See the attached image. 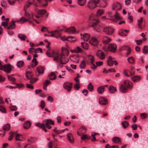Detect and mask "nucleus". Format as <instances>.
Returning a JSON list of instances; mask_svg holds the SVG:
<instances>
[{"instance_id":"39448f33","label":"nucleus","mask_w":148,"mask_h":148,"mask_svg":"<svg viewBox=\"0 0 148 148\" xmlns=\"http://www.w3.org/2000/svg\"><path fill=\"white\" fill-rule=\"evenodd\" d=\"M103 32L108 35H110L114 32V29L110 27H106L104 28Z\"/></svg>"},{"instance_id":"a18cd8bd","label":"nucleus","mask_w":148,"mask_h":148,"mask_svg":"<svg viewBox=\"0 0 148 148\" xmlns=\"http://www.w3.org/2000/svg\"><path fill=\"white\" fill-rule=\"evenodd\" d=\"M18 36L19 38L22 40H25L26 38V36L22 34H19L18 35Z\"/></svg>"},{"instance_id":"4be33fe9","label":"nucleus","mask_w":148,"mask_h":148,"mask_svg":"<svg viewBox=\"0 0 148 148\" xmlns=\"http://www.w3.org/2000/svg\"><path fill=\"white\" fill-rule=\"evenodd\" d=\"M129 32V30L121 29L119 32V34L121 36H127V34Z\"/></svg>"},{"instance_id":"9d476101","label":"nucleus","mask_w":148,"mask_h":148,"mask_svg":"<svg viewBox=\"0 0 148 148\" xmlns=\"http://www.w3.org/2000/svg\"><path fill=\"white\" fill-rule=\"evenodd\" d=\"M36 70L37 72L38 73V74H37L36 76H38L39 75L43 74L45 71V69L43 66L39 65L36 68Z\"/></svg>"},{"instance_id":"aec40b11","label":"nucleus","mask_w":148,"mask_h":148,"mask_svg":"<svg viewBox=\"0 0 148 148\" xmlns=\"http://www.w3.org/2000/svg\"><path fill=\"white\" fill-rule=\"evenodd\" d=\"M99 102L101 105H105L107 103V101L105 98L101 97L99 99Z\"/></svg>"},{"instance_id":"603ef678","label":"nucleus","mask_w":148,"mask_h":148,"mask_svg":"<svg viewBox=\"0 0 148 148\" xmlns=\"http://www.w3.org/2000/svg\"><path fill=\"white\" fill-rule=\"evenodd\" d=\"M28 21V20L25 18L24 17H22L18 21H21L22 23H23Z\"/></svg>"},{"instance_id":"e2e57ef3","label":"nucleus","mask_w":148,"mask_h":148,"mask_svg":"<svg viewBox=\"0 0 148 148\" xmlns=\"http://www.w3.org/2000/svg\"><path fill=\"white\" fill-rule=\"evenodd\" d=\"M135 42H136L137 45H141L143 42L142 40L140 39L139 40H135Z\"/></svg>"},{"instance_id":"79ce46f5","label":"nucleus","mask_w":148,"mask_h":148,"mask_svg":"<svg viewBox=\"0 0 148 148\" xmlns=\"http://www.w3.org/2000/svg\"><path fill=\"white\" fill-rule=\"evenodd\" d=\"M10 128V125L9 124H7L3 126V129L5 131L8 130Z\"/></svg>"},{"instance_id":"dca6fc26","label":"nucleus","mask_w":148,"mask_h":148,"mask_svg":"<svg viewBox=\"0 0 148 148\" xmlns=\"http://www.w3.org/2000/svg\"><path fill=\"white\" fill-rule=\"evenodd\" d=\"M34 76V74L32 71H27L25 73V77L27 79H29L32 78Z\"/></svg>"},{"instance_id":"20e7f679","label":"nucleus","mask_w":148,"mask_h":148,"mask_svg":"<svg viewBox=\"0 0 148 148\" xmlns=\"http://www.w3.org/2000/svg\"><path fill=\"white\" fill-rule=\"evenodd\" d=\"M97 3L95 0L90 1L88 3V6L90 9H93L95 8L97 5Z\"/></svg>"},{"instance_id":"9b49d317","label":"nucleus","mask_w":148,"mask_h":148,"mask_svg":"<svg viewBox=\"0 0 148 148\" xmlns=\"http://www.w3.org/2000/svg\"><path fill=\"white\" fill-rule=\"evenodd\" d=\"M116 46L114 43L110 44L108 46V49L109 51L113 52H115L116 49Z\"/></svg>"},{"instance_id":"a211bd4d","label":"nucleus","mask_w":148,"mask_h":148,"mask_svg":"<svg viewBox=\"0 0 148 148\" xmlns=\"http://www.w3.org/2000/svg\"><path fill=\"white\" fill-rule=\"evenodd\" d=\"M35 125L36 126L39 127L40 128L42 129V130H44L45 132H46L47 131V130L44 124H41L39 123H36Z\"/></svg>"},{"instance_id":"69168bd1","label":"nucleus","mask_w":148,"mask_h":148,"mask_svg":"<svg viewBox=\"0 0 148 148\" xmlns=\"http://www.w3.org/2000/svg\"><path fill=\"white\" fill-rule=\"evenodd\" d=\"M0 111L4 113L6 112L5 109L1 106H0Z\"/></svg>"},{"instance_id":"393cba45","label":"nucleus","mask_w":148,"mask_h":148,"mask_svg":"<svg viewBox=\"0 0 148 148\" xmlns=\"http://www.w3.org/2000/svg\"><path fill=\"white\" fill-rule=\"evenodd\" d=\"M114 61L112 60V58L111 56H109L107 61V64L108 66H111L113 65Z\"/></svg>"},{"instance_id":"f8f14e48","label":"nucleus","mask_w":148,"mask_h":148,"mask_svg":"<svg viewBox=\"0 0 148 148\" xmlns=\"http://www.w3.org/2000/svg\"><path fill=\"white\" fill-rule=\"evenodd\" d=\"M51 36L55 37L56 38H58L61 36V34L57 30H55L53 31H51Z\"/></svg>"},{"instance_id":"4d7b16f0","label":"nucleus","mask_w":148,"mask_h":148,"mask_svg":"<svg viewBox=\"0 0 148 148\" xmlns=\"http://www.w3.org/2000/svg\"><path fill=\"white\" fill-rule=\"evenodd\" d=\"M37 138L35 137H30L28 139L29 142L33 143L37 140Z\"/></svg>"},{"instance_id":"0eeeda50","label":"nucleus","mask_w":148,"mask_h":148,"mask_svg":"<svg viewBox=\"0 0 148 148\" xmlns=\"http://www.w3.org/2000/svg\"><path fill=\"white\" fill-rule=\"evenodd\" d=\"M98 4V6L101 8H105L107 5V2L105 0H95Z\"/></svg>"},{"instance_id":"72a5a7b5","label":"nucleus","mask_w":148,"mask_h":148,"mask_svg":"<svg viewBox=\"0 0 148 148\" xmlns=\"http://www.w3.org/2000/svg\"><path fill=\"white\" fill-rule=\"evenodd\" d=\"M131 79L134 82H137L140 79V77L139 76H136L131 77Z\"/></svg>"},{"instance_id":"5fc2aeb1","label":"nucleus","mask_w":148,"mask_h":148,"mask_svg":"<svg viewBox=\"0 0 148 148\" xmlns=\"http://www.w3.org/2000/svg\"><path fill=\"white\" fill-rule=\"evenodd\" d=\"M114 17L117 20H119L121 19L119 14L117 11L116 12Z\"/></svg>"},{"instance_id":"680f3d73","label":"nucleus","mask_w":148,"mask_h":148,"mask_svg":"<svg viewBox=\"0 0 148 148\" xmlns=\"http://www.w3.org/2000/svg\"><path fill=\"white\" fill-rule=\"evenodd\" d=\"M147 116V114L145 113H142L140 114V116L142 119H145Z\"/></svg>"},{"instance_id":"774afa93","label":"nucleus","mask_w":148,"mask_h":148,"mask_svg":"<svg viewBox=\"0 0 148 148\" xmlns=\"http://www.w3.org/2000/svg\"><path fill=\"white\" fill-rule=\"evenodd\" d=\"M51 84V83L50 81L49 80H47L44 83L43 85L45 86H47Z\"/></svg>"},{"instance_id":"6ab92c4d","label":"nucleus","mask_w":148,"mask_h":148,"mask_svg":"<svg viewBox=\"0 0 148 148\" xmlns=\"http://www.w3.org/2000/svg\"><path fill=\"white\" fill-rule=\"evenodd\" d=\"M67 139L71 143H74L73 138L72 134L69 133L67 135Z\"/></svg>"},{"instance_id":"5701e85b","label":"nucleus","mask_w":148,"mask_h":148,"mask_svg":"<svg viewBox=\"0 0 148 148\" xmlns=\"http://www.w3.org/2000/svg\"><path fill=\"white\" fill-rule=\"evenodd\" d=\"M62 53L59 54L62 56H65V55L68 56L69 53V52L67 49L65 48H62Z\"/></svg>"},{"instance_id":"c9c22d12","label":"nucleus","mask_w":148,"mask_h":148,"mask_svg":"<svg viewBox=\"0 0 148 148\" xmlns=\"http://www.w3.org/2000/svg\"><path fill=\"white\" fill-rule=\"evenodd\" d=\"M47 11L45 10H38L37 14L38 15L42 16L46 13Z\"/></svg>"},{"instance_id":"6e6552de","label":"nucleus","mask_w":148,"mask_h":148,"mask_svg":"<svg viewBox=\"0 0 148 148\" xmlns=\"http://www.w3.org/2000/svg\"><path fill=\"white\" fill-rule=\"evenodd\" d=\"M122 8L121 4L118 2H114L112 4V8L113 10H120Z\"/></svg>"},{"instance_id":"de8ad7c7","label":"nucleus","mask_w":148,"mask_h":148,"mask_svg":"<svg viewBox=\"0 0 148 148\" xmlns=\"http://www.w3.org/2000/svg\"><path fill=\"white\" fill-rule=\"evenodd\" d=\"M88 89L90 92H92L93 90L94 87L91 83H90L88 86Z\"/></svg>"},{"instance_id":"49530a36","label":"nucleus","mask_w":148,"mask_h":148,"mask_svg":"<svg viewBox=\"0 0 148 148\" xmlns=\"http://www.w3.org/2000/svg\"><path fill=\"white\" fill-rule=\"evenodd\" d=\"M78 4L81 6L84 5L86 3V0H78Z\"/></svg>"},{"instance_id":"473e14b6","label":"nucleus","mask_w":148,"mask_h":148,"mask_svg":"<svg viewBox=\"0 0 148 148\" xmlns=\"http://www.w3.org/2000/svg\"><path fill=\"white\" fill-rule=\"evenodd\" d=\"M83 37L84 41H87L89 40L90 35L88 34L85 33L83 34Z\"/></svg>"},{"instance_id":"c85d7f7f","label":"nucleus","mask_w":148,"mask_h":148,"mask_svg":"<svg viewBox=\"0 0 148 148\" xmlns=\"http://www.w3.org/2000/svg\"><path fill=\"white\" fill-rule=\"evenodd\" d=\"M108 90L110 92H115L117 91L116 88L112 85L109 87Z\"/></svg>"},{"instance_id":"b1692460","label":"nucleus","mask_w":148,"mask_h":148,"mask_svg":"<svg viewBox=\"0 0 148 148\" xmlns=\"http://www.w3.org/2000/svg\"><path fill=\"white\" fill-rule=\"evenodd\" d=\"M119 89L122 92H126L127 91V88L123 84H121L120 86Z\"/></svg>"},{"instance_id":"09e8293b","label":"nucleus","mask_w":148,"mask_h":148,"mask_svg":"<svg viewBox=\"0 0 148 148\" xmlns=\"http://www.w3.org/2000/svg\"><path fill=\"white\" fill-rule=\"evenodd\" d=\"M104 10H103L99 9L98 10L97 12V16H100L104 13Z\"/></svg>"},{"instance_id":"2eb2a0df","label":"nucleus","mask_w":148,"mask_h":148,"mask_svg":"<svg viewBox=\"0 0 148 148\" xmlns=\"http://www.w3.org/2000/svg\"><path fill=\"white\" fill-rule=\"evenodd\" d=\"M40 6L45 7L48 5V0H37Z\"/></svg>"},{"instance_id":"13d9d810","label":"nucleus","mask_w":148,"mask_h":148,"mask_svg":"<svg viewBox=\"0 0 148 148\" xmlns=\"http://www.w3.org/2000/svg\"><path fill=\"white\" fill-rule=\"evenodd\" d=\"M135 73V71L134 68V67H132L131 68V70L130 72V75L132 76L134 75Z\"/></svg>"},{"instance_id":"ddd939ff","label":"nucleus","mask_w":148,"mask_h":148,"mask_svg":"<svg viewBox=\"0 0 148 148\" xmlns=\"http://www.w3.org/2000/svg\"><path fill=\"white\" fill-rule=\"evenodd\" d=\"M124 85L128 89H131L132 87V82L128 80H125L123 82Z\"/></svg>"},{"instance_id":"c03bdc74","label":"nucleus","mask_w":148,"mask_h":148,"mask_svg":"<svg viewBox=\"0 0 148 148\" xmlns=\"http://www.w3.org/2000/svg\"><path fill=\"white\" fill-rule=\"evenodd\" d=\"M16 65L18 67L21 68L24 65V62L23 61H19L17 63Z\"/></svg>"},{"instance_id":"f257e3e1","label":"nucleus","mask_w":148,"mask_h":148,"mask_svg":"<svg viewBox=\"0 0 148 148\" xmlns=\"http://www.w3.org/2000/svg\"><path fill=\"white\" fill-rule=\"evenodd\" d=\"M95 15L93 14H91L88 19V21L90 23L88 24L89 27H94V29L97 32H99L100 30V28H98L96 26L97 25L99 22V20H95Z\"/></svg>"},{"instance_id":"4468645a","label":"nucleus","mask_w":148,"mask_h":148,"mask_svg":"<svg viewBox=\"0 0 148 148\" xmlns=\"http://www.w3.org/2000/svg\"><path fill=\"white\" fill-rule=\"evenodd\" d=\"M89 42L91 45L95 46H97L99 43L97 40L95 38H92L90 40Z\"/></svg>"},{"instance_id":"7c9ffc66","label":"nucleus","mask_w":148,"mask_h":148,"mask_svg":"<svg viewBox=\"0 0 148 148\" xmlns=\"http://www.w3.org/2000/svg\"><path fill=\"white\" fill-rule=\"evenodd\" d=\"M76 40V38L74 36H69L68 37V41L71 42H75Z\"/></svg>"},{"instance_id":"412c9836","label":"nucleus","mask_w":148,"mask_h":148,"mask_svg":"<svg viewBox=\"0 0 148 148\" xmlns=\"http://www.w3.org/2000/svg\"><path fill=\"white\" fill-rule=\"evenodd\" d=\"M75 31V29L74 27L69 28L65 29V32H69V34H73Z\"/></svg>"},{"instance_id":"f3484780","label":"nucleus","mask_w":148,"mask_h":148,"mask_svg":"<svg viewBox=\"0 0 148 148\" xmlns=\"http://www.w3.org/2000/svg\"><path fill=\"white\" fill-rule=\"evenodd\" d=\"M70 58L72 61L77 63L79 62V58L77 55L71 56Z\"/></svg>"},{"instance_id":"1a4fd4ad","label":"nucleus","mask_w":148,"mask_h":148,"mask_svg":"<svg viewBox=\"0 0 148 148\" xmlns=\"http://www.w3.org/2000/svg\"><path fill=\"white\" fill-rule=\"evenodd\" d=\"M96 56L100 59L103 60L105 58V55L103 52L101 50H98L96 53Z\"/></svg>"},{"instance_id":"864d4df0","label":"nucleus","mask_w":148,"mask_h":148,"mask_svg":"<svg viewBox=\"0 0 148 148\" xmlns=\"http://www.w3.org/2000/svg\"><path fill=\"white\" fill-rule=\"evenodd\" d=\"M110 41V39L107 37H105L103 39V42L104 44H108Z\"/></svg>"},{"instance_id":"e433bc0d","label":"nucleus","mask_w":148,"mask_h":148,"mask_svg":"<svg viewBox=\"0 0 148 148\" xmlns=\"http://www.w3.org/2000/svg\"><path fill=\"white\" fill-rule=\"evenodd\" d=\"M112 141L115 143H118L121 142L120 138L117 137H114L112 138Z\"/></svg>"},{"instance_id":"bb28decb","label":"nucleus","mask_w":148,"mask_h":148,"mask_svg":"<svg viewBox=\"0 0 148 148\" xmlns=\"http://www.w3.org/2000/svg\"><path fill=\"white\" fill-rule=\"evenodd\" d=\"M38 64V62L36 58H34L31 62L30 64L32 68H34Z\"/></svg>"},{"instance_id":"052dcab7","label":"nucleus","mask_w":148,"mask_h":148,"mask_svg":"<svg viewBox=\"0 0 148 148\" xmlns=\"http://www.w3.org/2000/svg\"><path fill=\"white\" fill-rule=\"evenodd\" d=\"M74 88L75 90H78L80 88V86L79 83H76L74 86Z\"/></svg>"},{"instance_id":"bf43d9fd","label":"nucleus","mask_w":148,"mask_h":148,"mask_svg":"<svg viewBox=\"0 0 148 148\" xmlns=\"http://www.w3.org/2000/svg\"><path fill=\"white\" fill-rule=\"evenodd\" d=\"M30 83L33 84H34L37 80L38 79L36 77L32 78L30 79Z\"/></svg>"},{"instance_id":"338daca9","label":"nucleus","mask_w":148,"mask_h":148,"mask_svg":"<svg viewBox=\"0 0 148 148\" xmlns=\"http://www.w3.org/2000/svg\"><path fill=\"white\" fill-rule=\"evenodd\" d=\"M10 109L12 111H16L17 109V107L16 106H11L10 107Z\"/></svg>"},{"instance_id":"f03ea898","label":"nucleus","mask_w":148,"mask_h":148,"mask_svg":"<svg viewBox=\"0 0 148 148\" xmlns=\"http://www.w3.org/2000/svg\"><path fill=\"white\" fill-rule=\"evenodd\" d=\"M53 60L56 61L58 63L60 61V64H66L68 62L69 59L66 58L64 56L58 54L56 56L54 57Z\"/></svg>"},{"instance_id":"f704fd0d","label":"nucleus","mask_w":148,"mask_h":148,"mask_svg":"<svg viewBox=\"0 0 148 148\" xmlns=\"http://www.w3.org/2000/svg\"><path fill=\"white\" fill-rule=\"evenodd\" d=\"M128 62L131 64H134L135 63V60L133 57H130L127 59Z\"/></svg>"},{"instance_id":"cd10ccee","label":"nucleus","mask_w":148,"mask_h":148,"mask_svg":"<svg viewBox=\"0 0 148 148\" xmlns=\"http://www.w3.org/2000/svg\"><path fill=\"white\" fill-rule=\"evenodd\" d=\"M49 79L51 80H53L56 78V75L53 72L51 73L50 75H48V76Z\"/></svg>"},{"instance_id":"a878e982","label":"nucleus","mask_w":148,"mask_h":148,"mask_svg":"<svg viewBox=\"0 0 148 148\" xmlns=\"http://www.w3.org/2000/svg\"><path fill=\"white\" fill-rule=\"evenodd\" d=\"M10 25L7 28L8 29H14L16 27V26L15 24V22L14 21H12L11 23H10Z\"/></svg>"},{"instance_id":"37998d69","label":"nucleus","mask_w":148,"mask_h":148,"mask_svg":"<svg viewBox=\"0 0 148 148\" xmlns=\"http://www.w3.org/2000/svg\"><path fill=\"white\" fill-rule=\"evenodd\" d=\"M143 52L144 54H147L148 53V46L145 45L143 47Z\"/></svg>"},{"instance_id":"2f4dec72","label":"nucleus","mask_w":148,"mask_h":148,"mask_svg":"<svg viewBox=\"0 0 148 148\" xmlns=\"http://www.w3.org/2000/svg\"><path fill=\"white\" fill-rule=\"evenodd\" d=\"M46 121L45 125H53L54 124L53 121L51 119H49L45 120Z\"/></svg>"},{"instance_id":"a19ab883","label":"nucleus","mask_w":148,"mask_h":148,"mask_svg":"<svg viewBox=\"0 0 148 148\" xmlns=\"http://www.w3.org/2000/svg\"><path fill=\"white\" fill-rule=\"evenodd\" d=\"M121 125L124 129H126L128 127L129 123L127 121H125L121 123Z\"/></svg>"},{"instance_id":"58836bf2","label":"nucleus","mask_w":148,"mask_h":148,"mask_svg":"<svg viewBox=\"0 0 148 148\" xmlns=\"http://www.w3.org/2000/svg\"><path fill=\"white\" fill-rule=\"evenodd\" d=\"M105 88L103 86H101L99 87L97 89L98 92H103L105 91Z\"/></svg>"},{"instance_id":"c756f323","label":"nucleus","mask_w":148,"mask_h":148,"mask_svg":"<svg viewBox=\"0 0 148 148\" xmlns=\"http://www.w3.org/2000/svg\"><path fill=\"white\" fill-rule=\"evenodd\" d=\"M31 125V122L29 121H27L24 124L23 126L25 129H27L29 128Z\"/></svg>"},{"instance_id":"8fccbe9b","label":"nucleus","mask_w":148,"mask_h":148,"mask_svg":"<svg viewBox=\"0 0 148 148\" xmlns=\"http://www.w3.org/2000/svg\"><path fill=\"white\" fill-rule=\"evenodd\" d=\"M81 47L85 49H88V45L87 43L82 42L81 43Z\"/></svg>"},{"instance_id":"0e129e2a","label":"nucleus","mask_w":148,"mask_h":148,"mask_svg":"<svg viewBox=\"0 0 148 148\" xmlns=\"http://www.w3.org/2000/svg\"><path fill=\"white\" fill-rule=\"evenodd\" d=\"M89 56V57H90L89 59L90 60L91 64H93L95 61V58L94 57L91 55Z\"/></svg>"},{"instance_id":"7ed1b4c3","label":"nucleus","mask_w":148,"mask_h":148,"mask_svg":"<svg viewBox=\"0 0 148 148\" xmlns=\"http://www.w3.org/2000/svg\"><path fill=\"white\" fill-rule=\"evenodd\" d=\"M12 66L10 64H8L4 65H1L0 66V70H3L7 73H9L12 70Z\"/></svg>"},{"instance_id":"4c0bfd02","label":"nucleus","mask_w":148,"mask_h":148,"mask_svg":"<svg viewBox=\"0 0 148 148\" xmlns=\"http://www.w3.org/2000/svg\"><path fill=\"white\" fill-rule=\"evenodd\" d=\"M143 18L141 17L138 20V27L141 29H143V27L141 26V25L143 22Z\"/></svg>"},{"instance_id":"423d86ee","label":"nucleus","mask_w":148,"mask_h":148,"mask_svg":"<svg viewBox=\"0 0 148 148\" xmlns=\"http://www.w3.org/2000/svg\"><path fill=\"white\" fill-rule=\"evenodd\" d=\"M63 86L64 88L66 89L68 92H69L72 88V83L66 82L64 83Z\"/></svg>"},{"instance_id":"6e6d98bb","label":"nucleus","mask_w":148,"mask_h":148,"mask_svg":"<svg viewBox=\"0 0 148 148\" xmlns=\"http://www.w3.org/2000/svg\"><path fill=\"white\" fill-rule=\"evenodd\" d=\"M7 76L9 80L13 82L16 81V79L14 77H12L11 76L8 75H7Z\"/></svg>"},{"instance_id":"3c124183","label":"nucleus","mask_w":148,"mask_h":148,"mask_svg":"<svg viewBox=\"0 0 148 148\" xmlns=\"http://www.w3.org/2000/svg\"><path fill=\"white\" fill-rule=\"evenodd\" d=\"M85 60H82L81 63L80 64V67L81 69H84L86 66L85 63Z\"/></svg>"},{"instance_id":"ea45409f","label":"nucleus","mask_w":148,"mask_h":148,"mask_svg":"<svg viewBox=\"0 0 148 148\" xmlns=\"http://www.w3.org/2000/svg\"><path fill=\"white\" fill-rule=\"evenodd\" d=\"M82 51V50L79 47L77 46L76 49L73 50L72 52L75 53H79Z\"/></svg>"}]
</instances>
